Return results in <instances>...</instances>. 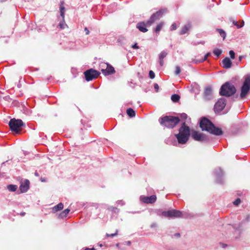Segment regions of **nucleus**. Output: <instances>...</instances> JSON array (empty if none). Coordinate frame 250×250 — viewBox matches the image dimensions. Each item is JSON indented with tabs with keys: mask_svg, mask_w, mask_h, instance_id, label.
I'll list each match as a JSON object with an SVG mask.
<instances>
[{
	"mask_svg": "<svg viewBox=\"0 0 250 250\" xmlns=\"http://www.w3.org/2000/svg\"><path fill=\"white\" fill-rule=\"evenodd\" d=\"M200 126L202 130H206L215 135L220 136L223 133L221 128L216 127L210 120L205 117L201 119Z\"/></svg>",
	"mask_w": 250,
	"mask_h": 250,
	"instance_id": "1",
	"label": "nucleus"
},
{
	"mask_svg": "<svg viewBox=\"0 0 250 250\" xmlns=\"http://www.w3.org/2000/svg\"><path fill=\"white\" fill-rule=\"evenodd\" d=\"M179 122V117L172 116H165L159 119L160 125L168 128H174Z\"/></svg>",
	"mask_w": 250,
	"mask_h": 250,
	"instance_id": "2",
	"label": "nucleus"
},
{
	"mask_svg": "<svg viewBox=\"0 0 250 250\" xmlns=\"http://www.w3.org/2000/svg\"><path fill=\"white\" fill-rule=\"evenodd\" d=\"M236 92L235 86L229 82H226L221 87L219 94L225 97H230Z\"/></svg>",
	"mask_w": 250,
	"mask_h": 250,
	"instance_id": "3",
	"label": "nucleus"
},
{
	"mask_svg": "<svg viewBox=\"0 0 250 250\" xmlns=\"http://www.w3.org/2000/svg\"><path fill=\"white\" fill-rule=\"evenodd\" d=\"M24 125L22 120L13 118L9 122V126L11 131L19 133L21 130V127Z\"/></svg>",
	"mask_w": 250,
	"mask_h": 250,
	"instance_id": "4",
	"label": "nucleus"
},
{
	"mask_svg": "<svg viewBox=\"0 0 250 250\" xmlns=\"http://www.w3.org/2000/svg\"><path fill=\"white\" fill-rule=\"evenodd\" d=\"M250 90V75L247 76L245 79L241 88V93L239 98L241 99L246 97Z\"/></svg>",
	"mask_w": 250,
	"mask_h": 250,
	"instance_id": "5",
	"label": "nucleus"
},
{
	"mask_svg": "<svg viewBox=\"0 0 250 250\" xmlns=\"http://www.w3.org/2000/svg\"><path fill=\"white\" fill-rule=\"evenodd\" d=\"M166 12L167 9H161L156 13H154L147 21L146 25L147 26H151L156 21L159 20Z\"/></svg>",
	"mask_w": 250,
	"mask_h": 250,
	"instance_id": "6",
	"label": "nucleus"
},
{
	"mask_svg": "<svg viewBox=\"0 0 250 250\" xmlns=\"http://www.w3.org/2000/svg\"><path fill=\"white\" fill-rule=\"evenodd\" d=\"M86 81H90L97 78L100 73L92 68L89 69L84 72Z\"/></svg>",
	"mask_w": 250,
	"mask_h": 250,
	"instance_id": "7",
	"label": "nucleus"
},
{
	"mask_svg": "<svg viewBox=\"0 0 250 250\" xmlns=\"http://www.w3.org/2000/svg\"><path fill=\"white\" fill-rule=\"evenodd\" d=\"M162 215L167 217H180L182 216V213L179 210L172 209L167 211H163Z\"/></svg>",
	"mask_w": 250,
	"mask_h": 250,
	"instance_id": "8",
	"label": "nucleus"
},
{
	"mask_svg": "<svg viewBox=\"0 0 250 250\" xmlns=\"http://www.w3.org/2000/svg\"><path fill=\"white\" fill-rule=\"evenodd\" d=\"M226 105V100L224 98H220L215 104L214 109L216 111H221L224 109Z\"/></svg>",
	"mask_w": 250,
	"mask_h": 250,
	"instance_id": "9",
	"label": "nucleus"
},
{
	"mask_svg": "<svg viewBox=\"0 0 250 250\" xmlns=\"http://www.w3.org/2000/svg\"><path fill=\"white\" fill-rule=\"evenodd\" d=\"M192 137L197 141H204L207 140L206 136L197 131H192Z\"/></svg>",
	"mask_w": 250,
	"mask_h": 250,
	"instance_id": "10",
	"label": "nucleus"
},
{
	"mask_svg": "<svg viewBox=\"0 0 250 250\" xmlns=\"http://www.w3.org/2000/svg\"><path fill=\"white\" fill-rule=\"evenodd\" d=\"M157 197L155 195L150 196H144L141 197V201L146 204H153L155 202Z\"/></svg>",
	"mask_w": 250,
	"mask_h": 250,
	"instance_id": "11",
	"label": "nucleus"
},
{
	"mask_svg": "<svg viewBox=\"0 0 250 250\" xmlns=\"http://www.w3.org/2000/svg\"><path fill=\"white\" fill-rule=\"evenodd\" d=\"M179 133H181L186 135V136L189 137L190 136V129L189 127L186 125V123H183L181 127L179 128Z\"/></svg>",
	"mask_w": 250,
	"mask_h": 250,
	"instance_id": "12",
	"label": "nucleus"
},
{
	"mask_svg": "<svg viewBox=\"0 0 250 250\" xmlns=\"http://www.w3.org/2000/svg\"><path fill=\"white\" fill-rule=\"evenodd\" d=\"M102 73L105 75H108L113 74L115 72L114 67L108 63H106V68L105 69H102Z\"/></svg>",
	"mask_w": 250,
	"mask_h": 250,
	"instance_id": "13",
	"label": "nucleus"
},
{
	"mask_svg": "<svg viewBox=\"0 0 250 250\" xmlns=\"http://www.w3.org/2000/svg\"><path fill=\"white\" fill-rule=\"evenodd\" d=\"M29 181L28 180H25L21 182L20 186V189L22 193L26 192L29 188Z\"/></svg>",
	"mask_w": 250,
	"mask_h": 250,
	"instance_id": "14",
	"label": "nucleus"
},
{
	"mask_svg": "<svg viewBox=\"0 0 250 250\" xmlns=\"http://www.w3.org/2000/svg\"><path fill=\"white\" fill-rule=\"evenodd\" d=\"M175 136L178 143L181 144H186L189 139V137L186 136V135H184L181 133L176 134Z\"/></svg>",
	"mask_w": 250,
	"mask_h": 250,
	"instance_id": "15",
	"label": "nucleus"
},
{
	"mask_svg": "<svg viewBox=\"0 0 250 250\" xmlns=\"http://www.w3.org/2000/svg\"><path fill=\"white\" fill-rule=\"evenodd\" d=\"M222 65L224 68L228 69L231 67L232 62L228 57H226L223 60Z\"/></svg>",
	"mask_w": 250,
	"mask_h": 250,
	"instance_id": "16",
	"label": "nucleus"
},
{
	"mask_svg": "<svg viewBox=\"0 0 250 250\" xmlns=\"http://www.w3.org/2000/svg\"><path fill=\"white\" fill-rule=\"evenodd\" d=\"M146 26H148L146 25V23H145L144 22H139L137 25V28L142 32H146L147 31V29L146 27Z\"/></svg>",
	"mask_w": 250,
	"mask_h": 250,
	"instance_id": "17",
	"label": "nucleus"
},
{
	"mask_svg": "<svg viewBox=\"0 0 250 250\" xmlns=\"http://www.w3.org/2000/svg\"><path fill=\"white\" fill-rule=\"evenodd\" d=\"M167 55V52H166L165 51L161 52V53L159 54V59L160 64L161 66L164 65V61L163 60L165 57H166Z\"/></svg>",
	"mask_w": 250,
	"mask_h": 250,
	"instance_id": "18",
	"label": "nucleus"
},
{
	"mask_svg": "<svg viewBox=\"0 0 250 250\" xmlns=\"http://www.w3.org/2000/svg\"><path fill=\"white\" fill-rule=\"evenodd\" d=\"M191 26L190 23H188L183 26L180 32V35H184L188 32V31L190 29Z\"/></svg>",
	"mask_w": 250,
	"mask_h": 250,
	"instance_id": "19",
	"label": "nucleus"
},
{
	"mask_svg": "<svg viewBox=\"0 0 250 250\" xmlns=\"http://www.w3.org/2000/svg\"><path fill=\"white\" fill-rule=\"evenodd\" d=\"M63 208V204L62 203H60L59 204H58L56 206H54L52 208V211L54 213H56V212H58V211H60V210L62 209Z\"/></svg>",
	"mask_w": 250,
	"mask_h": 250,
	"instance_id": "20",
	"label": "nucleus"
},
{
	"mask_svg": "<svg viewBox=\"0 0 250 250\" xmlns=\"http://www.w3.org/2000/svg\"><path fill=\"white\" fill-rule=\"evenodd\" d=\"M64 2L62 1L60 5V14L63 20L64 19V11H65V7L63 6Z\"/></svg>",
	"mask_w": 250,
	"mask_h": 250,
	"instance_id": "21",
	"label": "nucleus"
},
{
	"mask_svg": "<svg viewBox=\"0 0 250 250\" xmlns=\"http://www.w3.org/2000/svg\"><path fill=\"white\" fill-rule=\"evenodd\" d=\"M164 25V22H161L159 24H158L156 27L155 28L154 31L156 33L159 34V32L162 29L163 26Z\"/></svg>",
	"mask_w": 250,
	"mask_h": 250,
	"instance_id": "22",
	"label": "nucleus"
},
{
	"mask_svg": "<svg viewBox=\"0 0 250 250\" xmlns=\"http://www.w3.org/2000/svg\"><path fill=\"white\" fill-rule=\"evenodd\" d=\"M126 113L127 115L130 117H133L135 116V111L131 108L127 109Z\"/></svg>",
	"mask_w": 250,
	"mask_h": 250,
	"instance_id": "23",
	"label": "nucleus"
},
{
	"mask_svg": "<svg viewBox=\"0 0 250 250\" xmlns=\"http://www.w3.org/2000/svg\"><path fill=\"white\" fill-rule=\"evenodd\" d=\"M70 209L68 208L64 209L60 214L59 217L62 218L66 217Z\"/></svg>",
	"mask_w": 250,
	"mask_h": 250,
	"instance_id": "24",
	"label": "nucleus"
},
{
	"mask_svg": "<svg viewBox=\"0 0 250 250\" xmlns=\"http://www.w3.org/2000/svg\"><path fill=\"white\" fill-rule=\"evenodd\" d=\"M180 96L176 94H173L171 97V100L174 103L178 102L180 100Z\"/></svg>",
	"mask_w": 250,
	"mask_h": 250,
	"instance_id": "25",
	"label": "nucleus"
},
{
	"mask_svg": "<svg viewBox=\"0 0 250 250\" xmlns=\"http://www.w3.org/2000/svg\"><path fill=\"white\" fill-rule=\"evenodd\" d=\"M250 221V214H246L244 215L241 223H246Z\"/></svg>",
	"mask_w": 250,
	"mask_h": 250,
	"instance_id": "26",
	"label": "nucleus"
},
{
	"mask_svg": "<svg viewBox=\"0 0 250 250\" xmlns=\"http://www.w3.org/2000/svg\"><path fill=\"white\" fill-rule=\"evenodd\" d=\"M212 94V88L210 86L207 87L205 89L204 94L205 96H209Z\"/></svg>",
	"mask_w": 250,
	"mask_h": 250,
	"instance_id": "27",
	"label": "nucleus"
},
{
	"mask_svg": "<svg viewBox=\"0 0 250 250\" xmlns=\"http://www.w3.org/2000/svg\"><path fill=\"white\" fill-rule=\"evenodd\" d=\"M7 188L9 191H15L17 189V186L14 185H10L7 186Z\"/></svg>",
	"mask_w": 250,
	"mask_h": 250,
	"instance_id": "28",
	"label": "nucleus"
},
{
	"mask_svg": "<svg viewBox=\"0 0 250 250\" xmlns=\"http://www.w3.org/2000/svg\"><path fill=\"white\" fill-rule=\"evenodd\" d=\"M217 30L219 32L220 36L223 37V40H224L226 38V33L222 29H217Z\"/></svg>",
	"mask_w": 250,
	"mask_h": 250,
	"instance_id": "29",
	"label": "nucleus"
},
{
	"mask_svg": "<svg viewBox=\"0 0 250 250\" xmlns=\"http://www.w3.org/2000/svg\"><path fill=\"white\" fill-rule=\"evenodd\" d=\"M213 53L217 57H219L222 54V51L219 49H215L213 50Z\"/></svg>",
	"mask_w": 250,
	"mask_h": 250,
	"instance_id": "30",
	"label": "nucleus"
},
{
	"mask_svg": "<svg viewBox=\"0 0 250 250\" xmlns=\"http://www.w3.org/2000/svg\"><path fill=\"white\" fill-rule=\"evenodd\" d=\"M58 26L61 29H64L65 26H67V24H65L64 22V19L63 20H62V21L60 22Z\"/></svg>",
	"mask_w": 250,
	"mask_h": 250,
	"instance_id": "31",
	"label": "nucleus"
},
{
	"mask_svg": "<svg viewBox=\"0 0 250 250\" xmlns=\"http://www.w3.org/2000/svg\"><path fill=\"white\" fill-rule=\"evenodd\" d=\"M233 23L235 25L237 26L238 28H241V27L243 26V25L244 24V21H242L240 25L238 24V22L235 21H233Z\"/></svg>",
	"mask_w": 250,
	"mask_h": 250,
	"instance_id": "32",
	"label": "nucleus"
},
{
	"mask_svg": "<svg viewBox=\"0 0 250 250\" xmlns=\"http://www.w3.org/2000/svg\"><path fill=\"white\" fill-rule=\"evenodd\" d=\"M118 230H116L115 233H112V234H108V233H106V236L107 237H113V236H116L118 235Z\"/></svg>",
	"mask_w": 250,
	"mask_h": 250,
	"instance_id": "33",
	"label": "nucleus"
},
{
	"mask_svg": "<svg viewBox=\"0 0 250 250\" xmlns=\"http://www.w3.org/2000/svg\"><path fill=\"white\" fill-rule=\"evenodd\" d=\"M175 68H176V70H175V73L176 75H178L180 74V73L181 72L180 67L179 66H176Z\"/></svg>",
	"mask_w": 250,
	"mask_h": 250,
	"instance_id": "34",
	"label": "nucleus"
},
{
	"mask_svg": "<svg viewBox=\"0 0 250 250\" xmlns=\"http://www.w3.org/2000/svg\"><path fill=\"white\" fill-rule=\"evenodd\" d=\"M241 202V200L240 198H237L233 202V204L235 206H238Z\"/></svg>",
	"mask_w": 250,
	"mask_h": 250,
	"instance_id": "35",
	"label": "nucleus"
},
{
	"mask_svg": "<svg viewBox=\"0 0 250 250\" xmlns=\"http://www.w3.org/2000/svg\"><path fill=\"white\" fill-rule=\"evenodd\" d=\"M149 76L150 77V79H154V77H155V74L153 72V71L152 70H150L149 71Z\"/></svg>",
	"mask_w": 250,
	"mask_h": 250,
	"instance_id": "36",
	"label": "nucleus"
},
{
	"mask_svg": "<svg viewBox=\"0 0 250 250\" xmlns=\"http://www.w3.org/2000/svg\"><path fill=\"white\" fill-rule=\"evenodd\" d=\"M229 54L230 55V58L232 59H234L235 58V53L233 51L230 50L229 52Z\"/></svg>",
	"mask_w": 250,
	"mask_h": 250,
	"instance_id": "37",
	"label": "nucleus"
},
{
	"mask_svg": "<svg viewBox=\"0 0 250 250\" xmlns=\"http://www.w3.org/2000/svg\"><path fill=\"white\" fill-rule=\"evenodd\" d=\"M177 29V25L175 23H173L170 27L171 30H175Z\"/></svg>",
	"mask_w": 250,
	"mask_h": 250,
	"instance_id": "38",
	"label": "nucleus"
},
{
	"mask_svg": "<svg viewBox=\"0 0 250 250\" xmlns=\"http://www.w3.org/2000/svg\"><path fill=\"white\" fill-rule=\"evenodd\" d=\"M210 53L209 52L208 53H207V54L204 56V59H202V60L201 61H200L199 62H204V61H206V60L207 59L208 57V56H210Z\"/></svg>",
	"mask_w": 250,
	"mask_h": 250,
	"instance_id": "39",
	"label": "nucleus"
},
{
	"mask_svg": "<svg viewBox=\"0 0 250 250\" xmlns=\"http://www.w3.org/2000/svg\"><path fill=\"white\" fill-rule=\"evenodd\" d=\"M181 117L183 120H186L188 118V115L186 113H182L181 115Z\"/></svg>",
	"mask_w": 250,
	"mask_h": 250,
	"instance_id": "40",
	"label": "nucleus"
},
{
	"mask_svg": "<svg viewBox=\"0 0 250 250\" xmlns=\"http://www.w3.org/2000/svg\"><path fill=\"white\" fill-rule=\"evenodd\" d=\"M154 87L155 89H156V91L158 92L159 89V85L157 83H155L154 85Z\"/></svg>",
	"mask_w": 250,
	"mask_h": 250,
	"instance_id": "41",
	"label": "nucleus"
},
{
	"mask_svg": "<svg viewBox=\"0 0 250 250\" xmlns=\"http://www.w3.org/2000/svg\"><path fill=\"white\" fill-rule=\"evenodd\" d=\"M132 47L134 49H139V46H138L137 43L134 44L132 46Z\"/></svg>",
	"mask_w": 250,
	"mask_h": 250,
	"instance_id": "42",
	"label": "nucleus"
},
{
	"mask_svg": "<svg viewBox=\"0 0 250 250\" xmlns=\"http://www.w3.org/2000/svg\"><path fill=\"white\" fill-rule=\"evenodd\" d=\"M84 31H85V34L86 35L89 34V31L88 29H87V28H86V27L84 28Z\"/></svg>",
	"mask_w": 250,
	"mask_h": 250,
	"instance_id": "43",
	"label": "nucleus"
},
{
	"mask_svg": "<svg viewBox=\"0 0 250 250\" xmlns=\"http://www.w3.org/2000/svg\"><path fill=\"white\" fill-rule=\"evenodd\" d=\"M84 250H96L95 248H86Z\"/></svg>",
	"mask_w": 250,
	"mask_h": 250,
	"instance_id": "44",
	"label": "nucleus"
},
{
	"mask_svg": "<svg viewBox=\"0 0 250 250\" xmlns=\"http://www.w3.org/2000/svg\"><path fill=\"white\" fill-rule=\"evenodd\" d=\"M34 175L37 176V177H39V173L37 172V171H35V173H34Z\"/></svg>",
	"mask_w": 250,
	"mask_h": 250,
	"instance_id": "45",
	"label": "nucleus"
},
{
	"mask_svg": "<svg viewBox=\"0 0 250 250\" xmlns=\"http://www.w3.org/2000/svg\"><path fill=\"white\" fill-rule=\"evenodd\" d=\"M25 214V213L24 212H21L20 213V215L21 216H23Z\"/></svg>",
	"mask_w": 250,
	"mask_h": 250,
	"instance_id": "46",
	"label": "nucleus"
},
{
	"mask_svg": "<svg viewBox=\"0 0 250 250\" xmlns=\"http://www.w3.org/2000/svg\"><path fill=\"white\" fill-rule=\"evenodd\" d=\"M41 180L42 182H43L45 181V179L44 178H41Z\"/></svg>",
	"mask_w": 250,
	"mask_h": 250,
	"instance_id": "47",
	"label": "nucleus"
},
{
	"mask_svg": "<svg viewBox=\"0 0 250 250\" xmlns=\"http://www.w3.org/2000/svg\"><path fill=\"white\" fill-rule=\"evenodd\" d=\"M175 236L176 237H180V233H176V234H175Z\"/></svg>",
	"mask_w": 250,
	"mask_h": 250,
	"instance_id": "48",
	"label": "nucleus"
},
{
	"mask_svg": "<svg viewBox=\"0 0 250 250\" xmlns=\"http://www.w3.org/2000/svg\"><path fill=\"white\" fill-rule=\"evenodd\" d=\"M222 247H223V248H225V247H227V245L224 244H222Z\"/></svg>",
	"mask_w": 250,
	"mask_h": 250,
	"instance_id": "49",
	"label": "nucleus"
},
{
	"mask_svg": "<svg viewBox=\"0 0 250 250\" xmlns=\"http://www.w3.org/2000/svg\"><path fill=\"white\" fill-rule=\"evenodd\" d=\"M127 244L128 245H130L131 244V242L130 241H127Z\"/></svg>",
	"mask_w": 250,
	"mask_h": 250,
	"instance_id": "50",
	"label": "nucleus"
},
{
	"mask_svg": "<svg viewBox=\"0 0 250 250\" xmlns=\"http://www.w3.org/2000/svg\"><path fill=\"white\" fill-rule=\"evenodd\" d=\"M200 43L203 44L205 43V42L203 41V42H201Z\"/></svg>",
	"mask_w": 250,
	"mask_h": 250,
	"instance_id": "51",
	"label": "nucleus"
},
{
	"mask_svg": "<svg viewBox=\"0 0 250 250\" xmlns=\"http://www.w3.org/2000/svg\"><path fill=\"white\" fill-rule=\"evenodd\" d=\"M238 97V95H236V98H237Z\"/></svg>",
	"mask_w": 250,
	"mask_h": 250,
	"instance_id": "52",
	"label": "nucleus"
}]
</instances>
